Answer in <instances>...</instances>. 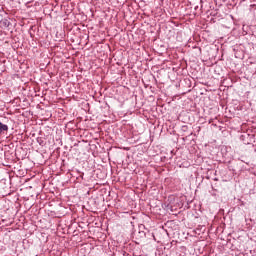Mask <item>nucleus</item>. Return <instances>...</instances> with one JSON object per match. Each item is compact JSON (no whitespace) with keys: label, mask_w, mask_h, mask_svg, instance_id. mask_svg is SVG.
I'll return each mask as SVG.
<instances>
[{"label":"nucleus","mask_w":256,"mask_h":256,"mask_svg":"<svg viewBox=\"0 0 256 256\" xmlns=\"http://www.w3.org/2000/svg\"><path fill=\"white\" fill-rule=\"evenodd\" d=\"M7 131H9V126L7 124H3L2 122H0V137L1 135H5Z\"/></svg>","instance_id":"f257e3e1"}]
</instances>
